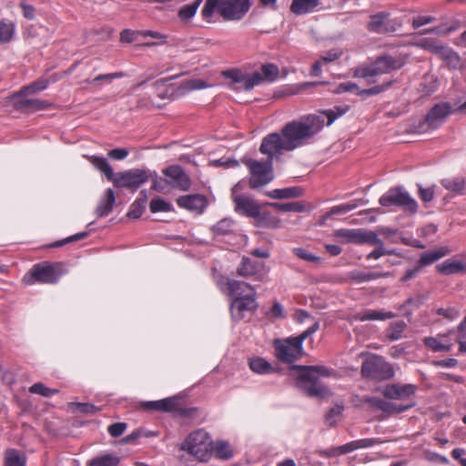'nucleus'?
<instances>
[{
  "mask_svg": "<svg viewBox=\"0 0 466 466\" xmlns=\"http://www.w3.org/2000/svg\"><path fill=\"white\" fill-rule=\"evenodd\" d=\"M379 202L382 207H399L410 214L418 210L416 200L400 187L390 188L380 198Z\"/></svg>",
  "mask_w": 466,
  "mask_h": 466,
  "instance_id": "8",
  "label": "nucleus"
},
{
  "mask_svg": "<svg viewBox=\"0 0 466 466\" xmlns=\"http://www.w3.org/2000/svg\"><path fill=\"white\" fill-rule=\"evenodd\" d=\"M62 275L63 265L61 263L44 261L35 264L24 277L23 281L27 285L35 282L56 284Z\"/></svg>",
  "mask_w": 466,
  "mask_h": 466,
  "instance_id": "6",
  "label": "nucleus"
},
{
  "mask_svg": "<svg viewBox=\"0 0 466 466\" xmlns=\"http://www.w3.org/2000/svg\"><path fill=\"white\" fill-rule=\"evenodd\" d=\"M383 58L389 72L396 71L404 66L407 61V56L401 54L399 55H383Z\"/></svg>",
  "mask_w": 466,
  "mask_h": 466,
  "instance_id": "37",
  "label": "nucleus"
},
{
  "mask_svg": "<svg viewBox=\"0 0 466 466\" xmlns=\"http://www.w3.org/2000/svg\"><path fill=\"white\" fill-rule=\"evenodd\" d=\"M72 407H76V410L83 414H95L99 410V408L91 403L84 402H72Z\"/></svg>",
  "mask_w": 466,
  "mask_h": 466,
  "instance_id": "61",
  "label": "nucleus"
},
{
  "mask_svg": "<svg viewBox=\"0 0 466 466\" xmlns=\"http://www.w3.org/2000/svg\"><path fill=\"white\" fill-rule=\"evenodd\" d=\"M453 113V107L450 103H438L429 110L424 117L419 119L414 124L412 131L418 134H424L431 130L438 129L443 125L447 117Z\"/></svg>",
  "mask_w": 466,
  "mask_h": 466,
  "instance_id": "5",
  "label": "nucleus"
},
{
  "mask_svg": "<svg viewBox=\"0 0 466 466\" xmlns=\"http://www.w3.org/2000/svg\"><path fill=\"white\" fill-rule=\"evenodd\" d=\"M291 370L298 371L296 386L308 397L325 399L331 395L329 388L318 380L319 377L330 375V370L325 366L293 365Z\"/></svg>",
  "mask_w": 466,
  "mask_h": 466,
  "instance_id": "2",
  "label": "nucleus"
},
{
  "mask_svg": "<svg viewBox=\"0 0 466 466\" xmlns=\"http://www.w3.org/2000/svg\"><path fill=\"white\" fill-rule=\"evenodd\" d=\"M436 268L442 275L466 273V263L461 260L446 259L437 265Z\"/></svg>",
  "mask_w": 466,
  "mask_h": 466,
  "instance_id": "23",
  "label": "nucleus"
},
{
  "mask_svg": "<svg viewBox=\"0 0 466 466\" xmlns=\"http://www.w3.org/2000/svg\"><path fill=\"white\" fill-rule=\"evenodd\" d=\"M261 268V263L252 261L248 258H243L237 268V274L241 277H251L258 274Z\"/></svg>",
  "mask_w": 466,
  "mask_h": 466,
  "instance_id": "28",
  "label": "nucleus"
},
{
  "mask_svg": "<svg viewBox=\"0 0 466 466\" xmlns=\"http://www.w3.org/2000/svg\"><path fill=\"white\" fill-rule=\"evenodd\" d=\"M423 342L426 347L435 352L449 351L452 346L447 334H439L436 337H426Z\"/></svg>",
  "mask_w": 466,
  "mask_h": 466,
  "instance_id": "20",
  "label": "nucleus"
},
{
  "mask_svg": "<svg viewBox=\"0 0 466 466\" xmlns=\"http://www.w3.org/2000/svg\"><path fill=\"white\" fill-rule=\"evenodd\" d=\"M48 86V80L45 78H39L27 86L23 87L20 91L26 94H35L45 90Z\"/></svg>",
  "mask_w": 466,
  "mask_h": 466,
  "instance_id": "53",
  "label": "nucleus"
},
{
  "mask_svg": "<svg viewBox=\"0 0 466 466\" xmlns=\"http://www.w3.org/2000/svg\"><path fill=\"white\" fill-rule=\"evenodd\" d=\"M390 272H380V271H361V270H352L349 272L348 278L351 281L355 283H364L370 280L387 278L390 277Z\"/></svg>",
  "mask_w": 466,
  "mask_h": 466,
  "instance_id": "21",
  "label": "nucleus"
},
{
  "mask_svg": "<svg viewBox=\"0 0 466 466\" xmlns=\"http://www.w3.org/2000/svg\"><path fill=\"white\" fill-rule=\"evenodd\" d=\"M304 190L299 187H291L268 191L266 195L273 199L294 198L302 196Z\"/></svg>",
  "mask_w": 466,
  "mask_h": 466,
  "instance_id": "26",
  "label": "nucleus"
},
{
  "mask_svg": "<svg viewBox=\"0 0 466 466\" xmlns=\"http://www.w3.org/2000/svg\"><path fill=\"white\" fill-rule=\"evenodd\" d=\"M209 440L208 434L201 431H196L188 435L181 445V450L187 451L202 461L209 456Z\"/></svg>",
  "mask_w": 466,
  "mask_h": 466,
  "instance_id": "10",
  "label": "nucleus"
},
{
  "mask_svg": "<svg viewBox=\"0 0 466 466\" xmlns=\"http://www.w3.org/2000/svg\"><path fill=\"white\" fill-rule=\"evenodd\" d=\"M436 18L431 15H418L412 18V27L413 29H418L419 27L431 24L434 22Z\"/></svg>",
  "mask_w": 466,
  "mask_h": 466,
  "instance_id": "64",
  "label": "nucleus"
},
{
  "mask_svg": "<svg viewBox=\"0 0 466 466\" xmlns=\"http://www.w3.org/2000/svg\"><path fill=\"white\" fill-rule=\"evenodd\" d=\"M360 233V228H358V229L340 228V229H337L334 232V236L338 238H340L343 242L359 244Z\"/></svg>",
  "mask_w": 466,
  "mask_h": 466,
  "instance_id": "39",
  "label": "nucleus"
},
{
  "mask_svg": "<svg viewBox=\"0 0 466 466\" xmlns=\"http://www.w3.org/2000/svg\"><path fill=\"white\" fill-rule=\"evenodd\" d=\"M319 329V322H315L311 327L304 330L300 335L292 337V340L297 343L298 347H302L303 341L309 336L314 334Z\"/></svg>",
  "mask_w": 466,
  "mask_h": 466,
  "instance_id": "59",
  "label": "nucleus"
},
{
  "mask_svg": "<svg viewBox=\"0 0 466 466\" xmlns=\"http://www.w3.org/2000/svg\"><path fill=\"white\" fill-rule=\"evenodd\" d=\"M271 207L281 212H296L301 213L307 210L306 204L304 201H296V202H289V203H270Z\"/></svg>",
  "mask_w": 466,
  "mask_h": 466,
  "instance_id": "38",
  "label": "nucleus"
},
{
  "mask_svg": "<svg viewBox=\"0 0 466 466\" xmlns=\"http://www.w3.org/2000/svg\"><path fill=\"white\" fill-rule=\"evenodd\" d=\"M249 369L258 374H270L275 371L272 365L261 357H253L248 360Z\"/></svg>",
  "mask_w": 466,
  "mask_h": 466,
  "instance_id": "31",
  "label": "nucleus"
},
{
  "mask_svg": "<svg viewBox=\"0 0 466 466\" xmlns=\"http://www.w3.org/2000/svg\"><path fill=\"white\" fill-rule=\"evenodd\" d=\"M203 0H194L193 3L183 5L178 11V17L181 21H187L192 18Z\"/></svg>",
  "mask_w": 466,
  "mask_h": 466,
  "instance_id": "44",
  "label": "nucleus"
},
{
  "mask_svg": "<svg viewBox=\"0 0 466 466\" xmlns=\"http://www.w3.org/2000/svg\"><path fill=\"white\" fill-rule=\"evenodd\" d=\"M390 14L387 12H379L370 16V22L367 29L376 34H386L395 31V27L390 24Z\"/></svg>",
  "mask_w": 466,
  "mask_h": 466,
  "instance_id": "18",
  "label": "nucleus"
},
{
  "mask_svg": "<svg viewBox=\"0 0 466 466\" xmlns=\"http://www.w3.org/2000/svg\"><path fill=\"white\" fill-rule=\"evenodd\" d=\"M418 187L420 198L425 203L431 202L434 198V187H423L420 185H418Z\"/></svg>",
  "mask_w": 466,
  "mask_h": 466,
  "instance_id": "63",
  "label": "nucleus"
},
{
  "mask_svg": "<svg viewBox=\"0 0 466 466\" xmlns=\"http://www.w3.org/2000/svg\"><path fill=\"white\" fill-rule=\"evenodd\" d=\"M274 348L276 357L283 362L293 363L303 355V348L298 347L297 343L292 340V337L284 340L276 339L274 341Z\"/></svg>",
  "mask_w": 466,
  "mask_h": 466,
  "instance_id": "13",
  "label": "nucleus"
},
{
  "mask_svg": "<svg viewBox=\"0 0 466 466\" xmlns=\"http://www.w3.org/2000/svg\"><path fill=\"white\" fill-rule=\"evenodd\" d=\"M15 31V25L8 19H2L0 21V44H6L11 42L14 38Z\"/></svg>",
  "mask_w": 466,
  "mask_h": 466,
  "instance_id": "35",
  "label": "nucleus"
},
{
  "mask_svg": "<svg viewBox=\"0 0 466 466\" xmlns=\"http://www.w3.org/2000/svg\"><path fill=\"white\" fill-rule=\"evenodd\" d=\"M26 95V93L19 91L11 96V103L15 109L22 113L30 114L47 109L51 106L46 100L27 98Z\"/></svg>",
  "mask_w": 466,
  "mask_h": 466,
  "instance_id": "12",
  "label": "nucleus"
},
{
  "mask_svg": "<svg viewBox=\"0 0 466 466\" xmlns=\"http://www.w3.org/2000/svg\"><path fill=\"white\" fill-rule=\"evenodd\" d=\"M419 45L424 50L430 51L438 56H441L447 46L435 38H424Z\"/></svg>",
  "mask_w": 466,
  "mask_h": 466,
  "instance_id": "41",
  "label": "nucleus"
},
{
  "mask_svg": "<svg viewBox=\"0 0 466 466\" xmlns=\"http://www.w3.org/2000/svg\"><path fill=\"white\" fill-rule=\"evenodd\" d=\"M252 0H206L201 10L203 19L209 21L215 12L226 21L242 19L251 7Z\"/></svg>",
  "mask_w": 466,
  "mask_h": 466,
  "instance_id": "4",
  "label": "nucleus"
},
{
  "mask_svg": "<svg viewBox=\"0 0 466 466\" xmlns=\"http://www.w3.org/2000/svg\"><path fill=\"white\" fill-rule=\"evenodd\" d=\"M258 226L268 228H278L280 226V220L274 217L270 212H260L259 216L256 217Z\"/></svg>",
  "mask_w": 466,
  "mask_h": 466,
  "instance_id": "40",
  "label": "nucleus"
},
{
  "mask_svg": "<svg viewBox=\"0 0 466 466\" xmlns=\"http://www.w3.org/2000/svg\"><path fill=\"white\" fill-rule=\"evenodd\" d=\"M227 285L229 295L233 297L230 312L234 320L239 321L247 313L257 310L258 304L256 300V292L250 285L235 279H228Z\"/></svg>",
  "mask_w": 466,
  "mask_h": 466,
  "instance_id": "3",
  "label": "nucleus"
},
{
  "mask_svg": "<svg viewBox=\"0 0 466 466\" xmlns=\"http://www.w3.org/2000/svg\"><path fill=\"white\" fill-rule=\"evenodd\" d=\"M26 460L15 449H8L5 452L4 466H25Z\"/></svg>",
  "mask_w": 466,
  "mask_h": 466,
  "instance_id": "36",
  "label": "nucleus"
},
{
  "mask_svg": "<svg viewBox=\"0 0 466 466\" xmlns=\"http://www.w3.org/2000/svg\"><path fill=\"white\" fill-rule=\"evenodd\" d=\"M119 459L116 456L106 454L105 456L94 459L88 466H117Z\"/></svg>",
  "mask_w": 466,
  "mask_h": 466,
  "instance_id": "50",
  "label": "nucleus"
},
{
  "mask_svg": "<svg viewBox=\"0 0 466 466\" xmlns=\"http://www.w3.org/2000/svg\"><path fill=\"white\" fill-rule=\"evenodd\" d=\"M389 73L383 58L380 56L370 65L356 68L353 76L355 77L365 78L369 84H371L375 82L372 77Z\"/></svg>",
  "mask_w": 466,
  "mask_h": 466,
  "instance_id": "16",
  "label": "nucleus"
},
{
  "mask_svg": "<svg viewBox=\"0 0 466 466\" xmlns=\"http://www.w3.org/2000/svg\"><path fill=\"white\" fill-rule=\"evenodd\" d=\"M406 328L404 321L392 322L388 329V338L390 340H397L401 337L402 332Z\"/></svg>",
  "mask_w": 466,
  "mask_h": 466,
  "instance_id": "51",
  "label": "nucleus"
},
{
  "mask_svg": "<svg viewBox=\"0 0 466 466\" xmlns=\"http://www.w3.org/2000/svg\"><path fill=\"white\" fill-rule=\"evenodd\" d=\"M86 157L97 170L102 172L107 180H111L114 177V171L111 166L108 164L106 159L103 157L98 156H88L84 155Z\"/></svg>",
  "mask_w": 466,
  "mask_h": 466,
  "instance_id": "29",
  "label": "nucleus"
},
{
  "mask_svg": "<svg viewBox=\"0 0 466 466\" xmlns=\"http://www.w3.org/2000/svg\"><path fill=\"white\" fill-rule=\"evenodd\" d=\"M436 313L450 321L457 319L461 315L460 310L455 307L439 308Z\"/></svg>",
  "mask_w": 466,
  "mask_h": 466,
  "instance_id": "56",
  "label": "nucleus"
},
{
  "mask_svg": "<svg viewBox=\"0 0 466 466\" xmlns=\"http://www.w3.org/2000/svg\"><path fill=\"white\" fill-rule=\"evenodd\" d=\"M360 373L364 379L384 381L394 377V369L383 357L371 354L362 362Z\"/></svg>",
  "mask_w": 466,
  "mask_h": 466,
  "instance_id": "7",
  "label": "nucleus"
},
{
  "mask_svg": "<svg viewBox=\"0 0 466 466\" xmlns=\"http://www.w3.org/2000/svg\"><path fill=\"white\" fill-rule=\"evenodd\" d=\"M177 204L183 208L202 213L208 206V199L204 195L193 194L181 196L177 199Z\"/></svg>",
  "mask_w": 466,
  "mask_h": 466,
  "instance_id": "19",
  "label": "nucleus"
},
{
  "mask_svg": "<svg viewBox=\"0 0 466 466\" xmlns=\"http://www.w3.org/2000/svg\"><path fill=\"white\" fill-rule=\"evenodd\" d=\"M344 407L339 404H336L334 407L330 408L328 413L325 415L326 423L332 427L336 424V418L339 417Z\"/></svg>",
  "mask_w": 466,
  "mask_h": 466,
  "instance_id": "58",
  "label": "nucleus"
},
{
  "mask_svg": "<svg viewBox=\"0 0 466 466\" xmlns=\"http://www.w3.org/2000/svg\"><path fill=\"white\" fill-rule=\"evenodd\" d=\"M142 406L146 410L170 412L173 411L177 407V399L166 398L159 400L146 401L142 404Z\"/></svg>",
  "mask_w": 466,
  "mask_h": 466,
  "instance_id": "24",
  "label": "nucleus"
},
{
  "mask_svg": "<svg viewBox=\"0 0 466 466\" xmlns=\"http://www.w3.org/2000/svg\"><path fill=\"white\" fill-rule=\"evenodd\" d=\"M448 249L446 248H441L438 250L429 251L421 254L417 265L422 268L423 267L429 266L439 260L440 258L446 256Z\"/></svg>",
  "mask_w": 466,
  "mask_h": 466,
  "instance_id": "32",
  "label": "nucleus"
},
{
  "mask_svg": "<svg viewBox=\"0 0 466 466\" xmlns=\"http://www.w3.org/2000/svg\"><path fill=\"white\" fill-rule=\"evenodd\" d=\"M233 202L236 212L253 218L259 216L260 208L253 198L245 195H234Z\"/></svg>",
  "mask_w": 466,
  "mask_h": 466,
  "instance_id": "17",
  "label": "nucleus"
},
{
  "mask_svg": "<svg viewBox=\"0 0 466 466\" xmlns=\"http://www.w3.org/2000/svg\"><path fill=\"white\" fill-rule=\"evenodd\" d=\"M416 392V386L413 384L399 385L397 400H409L414 396Z\"/></svg>",
  "mask_w": 466,
  "mask_h": 466,
  "instance_id": "60",
  "label": "nucleus"
},
{
  "mask_svg": "<svg viewBox=\"0 0 466 466\" xmlns=\"http://www.w3.org/2000/svg\"><path fill=\"white\" fill-rule=\"evenodd\" d=\"M149 178L148 173L145 169L133 168L126 171L114 173L111 182L118 188H127L132 191L137 190Z\"/></svg>",
  "mask_w": 466,
  "mask_h": 466,
  "instance_id": "9",
  "label": "nucleus"
},
{
  "mask_svg": "<svg viewBox=\"0 0 466 466\" xmlns=\"http://www.w3.org/2000/svg\"><path fill=\"white\" fill-rule=\"evenodd\" d=\"M222 76L231 80L230 87L234 90L249 91L254 86L262 83L260 72H254L251 75L244 74L238 69H230L223 71Z\"/></svg>",
  "mask_w": 466,
  "mask_h": 466,
  "instance_id": "11",
  "label": "nucleus"
},
{
  "mask_svg": "<svg viewBox=\"0 0 466 466\" xmlns=\"http://www.w3.org/2000/svg\"><path fill=\"white\" fill-rule=\"evenodd\" d=\"M88 236V232L85 231V232H80V233H76L75 235H72L68 238H66L62 240H58L55 243H53L51 245L52 248H58V247H62L64 245H66V244H69V243H72V242H75V241H78V240H81V239H84L86 238V237Z\"/></svg>",
  "mask_w": 466,
  "mask_h": 466,
  "instance_id": "62",
  "label": "nucleus"
},
{
  "mask_svg": "<svg viewBox=\"0 0 466 466\" xmlns=\"http://www.w3.org/2000/svg\"><path fill=\"white\" fill-rule=\"evenodd\" d=\"M115 202L116 196L114 190L111 188L106 189L96 208V215L98 218L108 216L109 213L113 210Z\"/></svg>",
  "mask_w": 466,
  "mask_h": 466,
  "instance_id": "22",
  "label": "nucleus"
},
{
  "mask_svg": "<svg viewBox=\"0 0 466 466\" xmlns=\"http://www.w3.org/2000/svg\"><path fill=\"white\" fill-rule=\"evenodd\" d=\"M368 243L370 245H382V240L379 238L374 231L360 229L359 244Z\"/></svg>",
  "mask_w": 466,
  "mask_h": 466,
  "instance_id": "52",
  "label": "nucleus"
},
{
  "mask_svg": "<svg viewBox=\"0 0 466 466\" xmlns=\"http://www.w3.org/2000/svg\"><path fill=\"white\" fill-rule=\"evenodd\" d=\"M170 78H162L157 80L153 84V87L155 88L157 96L160 98L171 97L174 95L175 88L173 86H167V82H168Z\"/></svg>",
  "mask_w": 466,
  "mask_h": 466,
  "instance_id": "43",
  "label": "nucleus"
},
{
  "mask_svg": "<svg viewBox=\"0 0 466 466\" xmlns=\"http://www.w3.org/2000/svg\"><path fill=\"white\" fill-rule=\"evenodd\" d=\"M292 251H293L294 255H296L298 258H299L300 259H303L305 261L314 262V263H318L320 261L319 257H318L312 253H309L307 249H305L303 248H294Z\"/></svg>",
  "mask_w": 466,
  "mask_h": 466,
  "instance_id": "57",
  "label": "nucleus"
},
{
  "mask_svg": "<svg viewBox=\"0 0 466 466\" xmlns=\"http://www.w3.org/2000/svg\"><path fill=\"white\" fill-rule=\"evenodd\" d=\"M149 209L152 213L169 212L173 210V207L169 202H167L160 198H157L150 201Z\"/></svg>",
  "mask_w": 466,
  "mask_h": 466,
  "instance_id": "48",
  "label": "nucleus"
},
{
  "mask_svg": "<svg viewBox=\"0 0 466 466\" xmlns=\"http://www.w3.org/2000/svg\"><path fill=\"white\" fill-rule=\"evenodd\" d=\"M317 118H308V122H288L280 132H273L263 137L259 151L267 156L265 161L243 157L241 162L248 168L249 187L260 188L274 179L273 160L280 159L284 152H290L308 143L312 135L319 128Z\"/></svg>",
  "mask_w": 466,
  "mask_h": 466,
  "instance_id": "1",
  "label": "nucleus"
},
{
  "mask_svg": "<svg viewBox=\"0 0 466 466\" xmlns=\"http://www.w3.org/2000/svg\"><path fill=\"white\" fill-rule=\"evenodd\" d=\"M122 76H123V73L102 74V75H98L97 76H96L93 79L85 80V83L89 84V85H93V84L100 83V82L111 83L112 80L120 78Z\"/></svg>",
  "mask_w": 466,
  "mask_h": 466,
  "instance_id": "55",
  "label": "nucleus"
},
{
  "mask_svg": "<svg viewBox=\"0 0 466 466\" xmlns=\"http://www.w3.org/2000/svg\"><path fill=\"white\" fill-rule=\"evenodd\" d=\"M395 314L391 311L367 309L355 315V319L360 321L386 320L393 319Z\"/></svg>",
  "mask_w": 466,
  "mask_h": 466,
  "instance_id": "25",
  "label": "nucleus"
},
{
  "mask_svg": "<svg viewBox=\"0 0 466 466\" xmlns=\"http://www.w3.org/2000/svg\"><path fill=\"white\" fill-rule=\"evenodd\" d=\"M147 196L137 198L131 206L127 214L129 218L137 219L140 218L146 208Z\"/></svg>",
  "mask_w": 466,
  "mask_h": 466,
  "instance_id": "45",
  "label": "nucleus"
},
{
  "mask_svg": "<svg viewBox=\"0 0 466 466\" xmlns=\"http://www.w3.org/2000/svg\"><path fill=\"white\" fill-rule=\"evenodd\" d=\"M29 392L32 394H39L43 397H51L58 393L57 389H50L42 382H37L29 387Z\"/></svg>",
  "mask_w": 466,
  "mask_h": 466,
  "instance_id": "49",
  "label": "nucleus"
},
{
  "mask_svg": "<svg viewBox=\"0 0 466 466\" xmlns=\"http://www.w3.org/2000/svg\"><path fill=\"white\" fill-rule=\"evenodd\" d=\"M441 184L447 190L457 195H462L465 188V179L462 177L444 178L441 181Z\"/></svg>",
  "mask_w": 466,
  "mask_h": 466,
  "instance_id": "33",
  "label": "nucleus"
},
{
  "mask_svg": "<svg viewBox=\"0 0 466 466\" xmlns=\"http://www.w3.org/2000/svg\"><path fill=\"white\" fill-rule=\"evenodd\" d=\"M235 222L231 218H222L212 227V232L217 237L227 236L234 231Z\"/></svg>",
  "mask_w": 466,
  "mask_h": 466,
  "instance_id": "34",
  "label": "nucleus"
},
{
  "mask_svg": "<svg viewBox=\"0 0 466 466\" xmlns=\"http://www.w3.org/2000/svg\"><path fill=\"white\" fill-rule=\"evenodd\" d=\"M349 110V107L346 106L344 108L342 107H335V109H329L319 112V114H309L307 116H304L300 117L299 120H293L292 122H308V118L310 119L312 117L317 118L319 122V128L312 135V137H315L323 127L325 125V117H327L328 122L327 125L330 126L335 122L336 119H338L339 116H343L347 111Z\"/></svg>",
  "mask_w": 466,
  "mask_h": 466,
  "instance_id": "15",
  "label": "nucleus"
},
{
  "mask_svg": "<svg viewBox=\"0 0 466 466\" xmlns=\"http://www.w3.org/2000/svg\"><path fill=\"white\" fill-rule=\"evenodd\" d=\"M377 443V441L372 438L360 439L350 442H348L344 445L339 446V451L340 454H347L352 452L359 449H365L374 446Z\"/></svg>",
  "mask_w": 466,
  "mask_h": 466,
  "instance_id": "27",
  "label": "nucleus"
},
{
  "mask_svg": "<svg viewBox=\"0 0 466 466\" xmlns=\"http://www.w3.org/2000/svg\"><path fill=\"white\" fill-rule=\"evenodd\" d=\"M319 5V0H293L290 11L298 15L313 11Z\"/></svg>",
  "mask_w": 466,
  "mask_h": 466,
  "instance_id": "30",
  "label": "nucleus"
},
{
  "mask_svg": "<svg viewBox=\"0 0 466 466\" xmlns=\"http://www.w3.org/2000/svg\"><path fill=\"white\" fill-rule=\"evenodd\" d=\"M261 71L262 72L260 74L262 76V82H273L279 77V67L274 64L263 65Z\"/></svg>",
  "mask_w": 466,
  "mask_h": 466,
  "instance_id": "46",
  "label": "nucleus"
},
{
  "mask_svg": "<svg viewBox=\"0 0 466 466\" xmlns=\"http://www.w3.org/2000/svg\"><path fill=\"white\" fill-rule=\"evenodd\" d=\"M166 182L174 188L187 191L190 188L191 181L184 169L178 165H171L163 170Z\"/></svg>",
  "mask_w": 466,
  "mask_h": 466,
  "instance_id": "14",
  "label": "nucleus"
},
{
  "mask_svg": "<svg viewBox=\"0 0 466 466\" xmlns=\"http://www.w3.org/2000/svg\"><path fill=\"white\" fill-rule=\"evenodd\" d=\"M213 451L215 455L222 460H229L233 456V451L230 445L224 441L217 442Z\"/></svg>",
  "mask_w": 466,
  "mask_h": 466,
  "instance_id": "47",
  "label": "nucleus"
},
{
  "mask_svg": "<svg viewBox=\"0 0 466 466\" xmlns=\"http://www.w3.org/2000/svg\"><path fill=\"white\" fill-rule=\"evenodd\" d=\"M357 208V204L347 203L341 204L338 206H334L330 208V210L325 215V218H328L334 215L346 214Z\"/></svg>",
  "mask_w": 466,
  "mask_h": 466,
  "instance_id": "54",
  "label": "nucleus"
},
{
  "mask_svg": "<svg viewBox=\"0 0 466 466\" xmlns=\"http://www.w3.org/2000/svg\"><path fill=\"white\" fill-rule=\"evenodd\" d=\"M450 69H457L461 65V57L451 48L446 46L445 51L440 56Z\"/></svg>",
  "mask_w": 466,
  "mask_h": 466,
  "instance_id": "42",
  "label": "nucleus"
}]
</instances>
